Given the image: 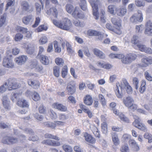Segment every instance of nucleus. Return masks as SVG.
Masks as SVG:
<instances>
[{"mask_svg":"<svg viewBox=\"0 0 152 152\" xmlns=\"http://www.w3.org/2000/svg\"><path fill=\"white\" fill-rule=\"evenodd\" d=\"M93 52L95 55L100 58L103 59L105 58V54L102 51L97 49L95 48L94 49Z\"/></svg>","mask_w":152,"mask_h":152,"instance_id":"nucleus-17","label":"nucleus"},{"mask_svg":"<svg viewBox=\"0 0 152 152\" xmlns=\"http://www.w3.org/2000/svg\"><path fill=\"white\" fill-rule=\"evenodd\" d=\"M139 39H133L132 40V43L134 45H136L139 49H140V47H141L142 45H141L140 43V41L138 40Z\"/></svg>","mask_w":152,"mask_h":152,"instance_id":"nucleus-37","label":"nucleus"},{"mask_svg":"<svg viewBox=\"0 0 152 152\" xmlns=\"http://www.w3.org/2000/svg\"><path fill=\"white\" fill-rule=\"evenodd\" d=\"M136 18L137 21L141 22L143 19V15L141 11L138 10L137 14H136Z\"/></svg>","mask_w":152,"mask_h":152,"instance_id":"nucleus-34","label":"nucleus"},{"mask_svg":"<svg viewBox=\"0 0 152 152\" xmlns=\"http://www.w3.org/2000/svg\"><path fill=\"white\" fill-rule=\"evenodd\" d=\"M16 30L18 32H20L23 34L25 33L27 30L26 28H24L20 26H17Z\"/></svg>","mask_w":152,"mask_h":152,"instance_id":"nucleus-36","label":"nucleus"},{"mask_svg":"<svg viewBox=\"0 0 152 152\" xmlns=\"http://www.w3.org/2000/svg\"><path fill=\"white\" fill-rule=\"evenodd\" d=\"M145 34L148 35L152 36V28H146L145 31Z\"/></svg>","mask_w":152,"mask_h":152,"instance_id":"nucleus-64","label":"nucleus"},{"mask_svg":"<svg viewBox=\"0 0 152 152\" xmlns=\"http://www.w3.org/2000/svg\"><path fill=\"white\" fill-rule=\"evenodd\" d=\"M84 102L87 105H91L93 102V100L91 96L89 95H87L84 100Z\"/></svg>","mask_w":152,"mask_h":152,"instance_id":"nucleus-33","label":"nucleus"},{"mask_svg":"<svg viewBox=\"0 0 152 152\" xmlns=\"http://www.w3.org/2000/svg\"><path fill=\"white\" fill-rule=\"evenodd\" d=\"M21 9L23 12L30 13L33 11V7L32 5L28 2L24 1H21L20 3Z\"/></svg>","mask_w":152,"mask_h":152,"instance_id":"nucleus-2","label":"nucleus"},{"mask_svg":"<svg viewBox=\"0 0 152 152\" xmlns=\"http://www.w3.org/2000/svg\"><path fill=\"white\" fill-rule=\"evenodd\" d=\"M53 74L56 77H58L59 75V67L58 66H55L53 69Z\"/></svg>","mask_w":152,"mask_h":152,"instance_id":"nucleus-40","label":"nucleus"},{"mask_svg":"<svg viewBox=\"0 0 152 152\" xmlns=\"http://www.w3.org/2000/svg\"><path fill=\"white\" fill-rule=\"evenodd\" d=\"M72 16L75 18H83L84 17V15L83 12L78 7H76L72 13Z\"/></svg>","mask_w":152,"mask_h":152,"instance_id":"nucleus-5","label":"nucleus"},{"mask_svg":"<svg viewBox=\"0 0 152 152\" xmlns=\"http://www.w3.org/2000/svg\"><path fill=\"white\" fill-rule=\"evenodd\" d=\"M93 9V14L94 16H95V19L96 20H97L99 18V13L98 12V7L97 8H92Z\"/></svg>","mask_w":152,"mask_h":152,"instance_id":"nucleus-47","label":"nucleus"},{"mask_svg":"<svg viewBox=\"0 0 152 152\" xmlns=\"http://www.w3.org/2000/svg\"><path fill=\"white\" fill-rule=\"evenodd\" d=\"M133 99L131 97L128 96L123 98V102L125 105L128 107L132 104L134 103Z\"/></svg>","mask_w":152,"mask_h":152,"instance_id":"nucleus-12","label":"nucleus"},{"mask_svg":"<svg viewBox=\"0 0 152 152\" xmlns=\"http://www.w3.org/2000/svg\"><path fill=\"white\" fill-rule=\"evenodd\" d=\"M28 59L27 56L22 55L15 58V61L18 65H21L24 64Z\"/></svg>","mask_w":152,"mask_h":152,"instance_id":"nucleus-9","label":"nucleus"},{"mask_svg":"<svg viewBox=\"0 0 152 152\" xmlns=\"http://www.w3.org/2000/svg\"><path fill=\"white\" fill-rule=\"evenodd\" d=\"M66 46L67 47V51L69 54H72L74 53V51L72 50L71 45L69 43L66 42Z\"/></svg>","mask_w":152,"mask_h":152,"instance_id":"nucleus-41","label":"nucleus"},{"mask_svg":"<svg viewBox=\"0 0 152 152\" xmlns=\"http://www.w3.org/2000/svg\"><path fill=\"white\" fill-rule=\"evenodd\" d=\"M137 58L136 55L134 54L129 53L124 56V57L122 59L121 61L122 63L124 64H130L135 60Z\"/></svg>","mask_w":152,"mask_h":152,"instance_id":"nucleus-3","label":"nucleus"},{"mask_svg":"<svg viewBox=\"0 0 152 152\" xmlns=\"http://www.w3.org/2000/svg\"><path fill=\"white\" fill-rule=\"evenodd\" d=\"M118 115L121 120L122 121L126 123H130V121L128 118L125 116L124 114L120 113L118 114Z\"/></svg>","mask_w":152,"mask_h":152,"instance_id":"nucleus-35","label":"nucleus"},{"mask_svg":"<svg viewBox=\"0 0 152 152\" xmlns=\"http://www.w3.org/2000/svg\"><path fill=\"white\" fill-rule=\"evenodd\" d=\"M6 82L7 83L8 89L9 90L17 89L20 86L13 79L9 78Z\"/></svg>","mask_w":152,"mask_h":152,"instance_id":"nucleus-4","label":"nucleus"},{"mask_svg":"<svg viewBox=\"0 0 152 152\" xmlns=\"http://www.w3.org/2000/svg\"><path fill=\"white\" fill-rule=\"evenodd\" d=\"M17 104L20 107H29L28 102L25 99L23 98H20L18 101Z\"/></svg>","mask_w":152,"mask_h":152,"instance_id":"nucleus-13","label":"nucleus"},{"mask_svg":"<svg viewBox=\"0 0 152 152\" xmlns=\"http://www.w3.org/2000/svg\"><path fill=\"white\" fill-rule=\"evenodd\" d=\"M43 124L44 125L48 127H50L52 129H55L56 127L55 124L50 122H44Z\"/></svg>","mask_w":152,"mask_h":152,"instance_id":"nucleus-46","label":"nucleus"},{"mask_svg":"<svg viewBox=\"0 0 152 152\" xmlns=\"http://www.w3.org/2000/svg\"><path fill=\"white\" fill-rule=\"evenodd\" d=\"M88 34L90 36H99L101 35V32L95 30L90 29L87 31Z\"/></svg>","mask_w":152,"mask_h":152,"instance_id":"nucleus-25","label":"nucleus"},{"mask_svg":"<svg viewBox=\"0 0 152 152\" xmlns=\"http://www.w3.org/2000/svg\"><path fill=\"white\" fill-rule=\"evenodd\" d=\"M35 6L37 13H40L41 12L42 9L41 5L38 3H36L35 4Z\"/></svg>","mask_w":152,"mask_h":152,"instance_id":"nucleus-58","label":"nucleus"},{"mask_svg":"<svg viewBox=\"0 0 152 152\" xmlns=\"http://www.w3.org/2000/svg\"><path fill=\"white\" fill-rule=\"evenodd\" d=\"M145 80L142 81L139 90V91L141 93H142L145 91Z\"/></svg>","mask_w":152,"mask_h":152,"instance_id":"nucleus-49","label":"nucleus"},{"mask_svg":"<svg viewBox=\"0 0 152 152\" xmlns=\"http://www.w3.org/2000/svg\"><path fill=\"white\" fill-rule=\"evenodd\" d=\"M130 145L135 151H138L139 150V148L136 142L133 140H130L129 141Z\"/></svg>","mask_w":152,"mask_h":152,"instance_id":"nucleus-20","label":"nucleus"},{"mask_svg":"<svg viewBox=\"0 0 152 152\" xmlns=\"http://www.w3.org/2000/svg\"><path fill=\"white\" fill-rule=\"evenodd\" d=\"M143 29L144 26L142 25H136V29L137 34L134 35L133 38H139L140 37Z\"/></svg>","mask_w":152,"mask_h":152,"instance_id":"nucleus-11","label":"nucleus"},{"mask_svg":"<svg viewBox=\"0 0 152 152\" xmlns=\"http://www.w3.org/2000/svg\"><path fill=\"white\" fill-rule=\"evenodd\" d=\"M141 62L142 66L146 67L152 64V57H144L142 59Z\"/></svg>","mask_w":152,"mask_h":152,"instance_id":"nucleus-10","label":"nucleus"},{"mask_svg":"<svg viewBox=\"0 0 152 152\" xmlns=\"http://www.w3.org/2000/svg\"><path fill=\"white\" fill-rule=\"evenodd\" d=\"M133 84L136 89H137L138 87L139 80L136 77H134L132 80Z\"/></svg>","mask_w":152,"mask_h":152,"instance_id":"nucleus-42","label":"nucleus"},{"mask_svg":"<svg viewBox=\"0 0 152 152\" xmlns=\"http://www.w3.org/2000/svg\"><path fill=\"white\" fill-rule=\"evenodd\" d=\"M98 98L99 102L103 107H104L106 104V101L104 96L102 94H99L98 95Z\"/></svg>","mask_w":152,"mask_h":152,"instance_id":"nucleus-30","label":"nucleus"},{"mask_svg":"<svg viewBox=\"0 0 152 152\" xmlns=\"http://www.w3.org/2000/svg\"><path fill=\"white\" fill-rule=\"evenodd\" d=\"M88 1L92 6V8H97L100 4L99 0H88Z\"/></svg>","mask_w":152,"mask_h":152,"instance_id":"nucleus-29","label":"nucleus"},{"mask_svg":"<svg viewBox=\"0 0 152 152\" xmlns=\"http://www.w3.org/2000/svg\"><path fill=\"white\" fill-rule=\"evenodd\" d=\"M53 22L56 26L66 30H69L72 27V22L67 18H64L62 22H60L56 20H53Z\"/></svg>","mask_w":152,"mask_h":152,"instance_id":"nucleus-1","label":"nucleus"},{"mask_svg":"<svg viewBox=\"0 0 152 152\" xmlns=\"http://www.w3.org/2000/svg\"><path fill=\"white\" fill-rule=\"evenodd\" d=\"M54 47L56 52L58 53L61 52V49L60 47L58 46L57 42H56L54 41Z\"/></svg>","mask_w":152,"mask_h":152,"instance_id":"nucleus-59","label":"nucleus"},{"mask_svg":"<svg viewBox=\"0 0 152 152\" xmlns=\"http://www.w3.org/2000/svg\"><path fill=\"white\" fill-rule=\"evenodd\" d=\"M40 22V19L39 17L36 18L35 20L34 24L32 25V27L35 28L37 26Z\"/></svg>","mask_w":152,"mask_h":152,"instance_id":"nucleus-57","label":"nucleus"},{"mask_svg":"<svg viewBox=\"0 0 152 152\" xmlns=\"http://www.w3.org/2000/svg\"><path fill=\"white\" fill-rule=\"evenodd\" d=\"M24 47L26 49V52L28 54L31 55L34 53V47L33 45L27 43L24 44Z\"/></svg>","mask_w":152,"mask_h":152,"instance_id":"nucleus-8","label":"nucleus"},{"mask_svg":"<svg viewBox=\"0 0 152 152\" xmlns=\"http://www.w3.org/2000/svg\"><path fill=\"white\" fill-rule=\"evenodd\" d=\"M73 23L75 25L77 26L83 27L84 26V25L77 19H75L73 20Z\"/></svg>","mask_w":152,"mask_h":152,"instance_id":"nucleus-54","label":"nucleus"},{"mask_svg":"<svg viewBox=\"0 0 152 152\" xmlns=\"http://www.w3.org/2000/svg\"><path fill=\"white\" fill-rule=\"evenodd\" d=\"M129 85L127 80L125 79H123L120 86H119L121 89H126V88Z\"/></svg>","mask_w":152,"mask_h":152,"instance_id":"nucleus-31","label":"nucleus"},{"mask_svg":"<svg viewBox=\"0 0 152 152\" xmlns=\"http://www.w3.org/2000/svg\"><path fill=\"white\" fill-rule=\"evenodd\" d=\"M66 89L70 94H72L75 91V86L69 84L66 87Z\"/></svg>","mask_w":152,"mask_h":152,"instance_id":"nucleus-27","label":"nucleus"},{"mask_svg":"<svg viewBox=\"0 0 152 152\" xmlns=\"http://www.w3.org/2000/svg\"><path fill=\"white\" fill-rule=\"evenodd\" d=\"M111 21L114 25L118 27L121 26V20L118 18H113L111 19Z\"/></svg>","mask_w":152,"mask_h":152,"instance_id":"nucleus-32","label":"nucleus"},{"mask_svg":"<svg viewBox=\"0 0 152 152\" xmlns=\"http://www.w3.org/2000/svg\"><path fill=\"white\" fill-rule=\"evenodd\" d=\"M15 0H10L8 1V2L6 4L5 10H7L9 7L14 5L15 4Z\"/></svg>","mask_w":152,"mask_h":152,"instance_id":"nucleus-52","label":"nucleus"},{"mask_svg":"<svg viewBox=\"0 0 152 152\" xmlns=\"http://www.w3.org/2000/svg\"><path fill=\"white\" fill-rule=\"evenodd\" d=\"M53 107L57 109L62 111H66L67 110V107L61 104L55 103L52 105Z\"/></svg>","mask_w":152,"mask_h":152,"instance_id":"nucleus-14","label":"nucleus"},{"mask_svg":"<svg viewBox=\"0 0 152 152\" xmlns=\"http://www.w3.org/2000/svg\"><path fill=\"white\" fill-rule=\"evenodd\" d=\"M41 63L45 65H48L49 63L48 57L45 55H41L39 56Z\"/></svg>","mask_w":152,"mask_h":152,"instance_id":"nucleus-24","label":"nucleus"},{"mask_svg":"<svg viewBox=\"0 0 152 152\" xmlns=\"http://www.w3.org/2000/svg\"><path fill=\"white\" fill-rule=\"evenodd\" d=\"M34 116L37 120L39 121H42L43 118V117L42 115H39L37 113L34 114Z\"/></svg>","mask_w":152,"mask_h":152,"instance_id":"nucleus-60","label":"nucleus"},{"mask_svg":"<svg viewBox=\"0 0 152 152\" xmlns=\"http://www.w3.org/2000/svg\"><path fill=\"white\" fill-rule=\"evenodd\" d=\"M121 152H129V147L127 145H122L120 148Z\"/></svg>","mask_w":152,"mask_h":152,"instance_id":"nucleus-44","label":"nucleus"},{"mask_svg":"<svg viewBox=\"0 0 152 152\" xmlns=\"http://www.w3.org/2000/svg\"><path fill=\"white\" fill-rule=\"evenodd\" d=\"M144 75L147 80L149 81H152V77L147 71H146L145 72Z\"/></svg>","mask_w":152,"mask_h":152,"instance_id":"nucleus-55","label":"nucleus"},{"mask_svg":"<svg viewBox=\"0 0 152 152\" xmlns=\"http://www.w3.org/2000/svg\"><path fill=\"white\" fill-rule=\"evenodd\" d=\"M66 9L67 12L69 13H72L74 10L73 6L71 4H67L66 5Z\"/></svg>","mask_w":152,"mask_h":152,"instance_id":"nucleus-38","label":"nucleus"},{"mask_svg":"<svg viewBox=\"0 0 152 152\" xmlns=\"http://www.w3.org/2000/svg\"><path fill=\"white\" fill-rule=\"evenodd\" d=\"M133 126L144 132H145L147 131V128L145 125L142 123H140V122L135 124V125Z\"/></svg>","mask_w":152,"mask_h":152,"instance_id":"nucleus-18","label":"nucleus"},{"mask_svg":"<svg viewBox=\"0 0 152 152\" xmlns=\"http://www.w3.org/2000/svg\"><path fill=\"white\" fill-rule=\"evenodd\" d=\"M18 141L17 138L9 136L4 137L2 140L3 143L8 144H14L17 142Z\"/></svg>","mask_w":152,"mask_h":152,"instance_id":"nucleus-6","label":"nucleus"},{"mask_svg":"<svg viewBox=\"0 0 152 152\" xmlns=\"http://www.w3.org/2000/svg\"><path fill=\"white\" fill-rule=\"evenodd\" d=\"M84 137L86 141L91 143H93L95 142V139L90 134L85 133L84 134Z\"/></svg>","mask_w":152,"mask_h":152,"instance_id":"nucleus-19","label":"nucleus"},{"mask_svg":"<svg viewBox=\"0 0 152 152\" xmlns=\"http://www.w3.org/2000/svg\"><path fill=\"white\" fill-rule=\"evenodd\" d=\"M107 125L105 122H103L101 124L102 131L104 134H106L107 132Z\"/></svg>","mask_w":152,"mask_h":152,"instance_id":"nucleus-51","label":"nucleus"},{"mask_svg":"<svg viewBox=\"0 0 152 152\" xmlns=\"http://www.w3.org/2000/svg\"><path fill=\"white\" fill-rule=\"evenodd\" d=\"M33 16L31 15H29L24 17L23 18V22L26 25L28 24L30 21L32 19Z\"/></svg>","mask_w":152,"mask_h":152,"instance_id":"nucleus-28","label":"nucleus"},{"mask_svg":"<svg viewBox=\"0 0 152 152\" xmlns=\"http://www.w3.org/2000/svg\"><path fill=\"white\" fill-rule=\"evenodd\" d=\"M33 95V99L34 100L37 101L39 100L40 99V97L39 94L36 92H34Z\"/></svg>","mask_w":152,"mask_h":152,"instance_id":"nucleus-53","label":"nucleus"},{"mask_svg":"<svg viewBox=\"0 0 152 152\" xmlns=\"http://www.w3.org/2000/svg\"><path fill=\"white\" fill-rule=\"evenodd\" d=\"M48 29L47 26L44 25H42L39 26L37 29V31L38 32L42 31L43 30L46 31Z\"/></svg>","mask_w":152,"mask_h":152,"instance_id":"nucleus-45","label":"nucleus"},{"mask_svg":"<svg viewBox=\"0 0 152 152\" xmlns=\"http://www.w3.org/2000/svg\"><path fill=\"white\" fill-rule=\"evenodd\" d=\"M49 114L52 118H56L57 117L56 114L52 110H50L49 111Z\"/></svg>","mask_w":152,"mask_h":152,"instance_id":"nucleus-63","label":"nucleus"},{"mask_svg":"<svg viewBox=\"0 0 152 152\" xmlns=\"http://www.w3.org/2000/svg\"><path fill=\"white\" fill-rule=\"evenodd\" d=\"M28 85L31 86L34 88H38L39 87V83L36 80H29L28 81Z\"/></svg>","mask_w":152,"mask_h":152,"instance_id":"nucleus-22","label":"nucleus"},{"mask_svg":"<svg viewBox=\"0 0 152 152\" xmlns=\"http://www.w3.org/2000/svg\"><path fill=\"white\" fill-rule=\"evenodd\" d=\"M126 12L127 10L123 8H117L115 10V13L117 15L120 16H123L124 15Z\"/></svg>","mask_w":152,"mask_h":152,"instance_id":"nucleus-16","label":"nucleus"},{"mask_svg":"<svg viewBox=\"0 0 152 152\" xmlns=\"http://www.w3.org/2000/svg\"><path fill=\"white\" fill-rule=\"evenodd\" d=\"M112 140L114 145L115 146H117L119 145L120 141L118 138V134L115 132H113L111 133Z\"/></svg>","mask_w":152,"mask_h":152,"instance_id":"nucleus-15","label":"nucleus"},{"mask_svg":"<svg viewBox=\"0 0 152 152\" xmlns=\"http://www.w3.org/2000/svg\"><path fill=\"white\" fill-rule=\"evenodd\" d=\"M45 137L46 138H51L57 140H60L59 138L57 136H54L50 134H46L45 135Z\"/></svg>","mask_w":152,"mask_h":152,"instance_id":"nucleus-39","label":"nucleus"},{"mask_svg":"<svg viewBox=\"0 0 152 152\" xmlns=\"http://www.w3.org/2000/svg\"><path fill=\"white\" fill-rule=\"evenodd\" d=\"M6 19V15H4L0 16V27H2L5 23Z\"/></svg>","mask_w":152,"mask_h":152,"instance_id":"nucleus-43","label":"nucleus"},{"mask_svg":"<svg viewBox=\"0 0 152 152\" xmlns=\"http://www.w3.org/2000/svg\"><path fill=\"white\" fill-rule=\"evenodd\" d=\"M135 3L136 5L139 7L144 6L145 5V4L143 3L142 1L141 0H135Z\"/></svg>","mask_w":152,"mask_h":152,"instance_id":"nucleus-61","label":"nucleus"},{"mask_svg":"<svg viewBox=\"0 0 152 152\" xmlns=\"http://www.w3.org/2000/svg\"><path fill=\"white\" fill-rule=\"evenodd\" d=\"M2 102L4 108L6 109H8L10 106V102L8 101L7 96H3Z\"/></svg>","mask_w":152,"mask_h":152,"instance_id":"nucleus-26","label":"nucleus"},{"mask_svg":"<svg viewBox=\"0 0 152 152\" xmlns=\"http://www.w3.org/2000/svg\"><path fill=\"white\" fill-rule=\"evenodd\" d=\"M7 82H5L4 84L1 85L0 87V92L3 93L5 91L6 89L8 88Z\"/></svg>","mask_w":152,"mask_h":152,"instance_id":"nucleus-48","label":"nucleus"},{"mask_svg":"<svg viewBox=\"0 0 152 152\" xmlns=\"http://www.w3.org/2000/svg\"><path fill=\"white\" fill-rule=\"evenodd\" d=\"M62 148L66 152H72V148L69 145H64L62 146Z\"/></svg>","mask_w":152,"mask_h":152,"instance_id":"nucleus-50","label":"nucleus"},{"mask_svg":"<svg viewBox=\"0 0 152 152\" xmlns=\"http://www.w3.org/2000/svg\"><path fill=\"white\" fill-rule=\"evenodd\" d=\"M120 86V84L119 83H116V89L115 94L117 97L119 98H122L123 95L122 92V89L120 90L119 89V86Z\"/></svg>","mask_w":152,"mask_h":152,"instance_id":"nucleus-23","label":"nucleus"},{"mask_svg":"<svg viewBox=\"0 0 152 152\" xmlns=\"http://www.w3.org/2000/svg\"><path fill=\"white\" fill-rule=\"evenodd\" d=\"M139 50L141 51L144 52L148 54H152V50L149 47H146L145 45H142Z\"/></svg>","mask_w":152,"mask_h":152,"instance_id":"nucleus-21","label":"nucleus"},{"mask_svg":"<svg viewBox=\"0 0 152 152\" xmlns=\"http://www.w3.org/2000/svg\"><path fill=\"white\" fill-rule=\"evenodd\" d=\"M56 63L58 65L63 66V62L62 58H57L55 59Z\"/></svg>","mask_w":152,"mask_h":152,"instance_id":"nucleus-62","label":"nucleus"},{"mask_svg":"<svg viewBox=\"0 0 152 152\" xmlns=\"http://www.w3.org/2000/svg\"><path fill=\"white\" fill-rule=\"evenodd\" d=\"M115 8V6L114 5H110L108 7V11L112 14H114Z\"/></svg>","mask_w":152,"mask_h":152,"instance_id":"nucleus-56","label":"nucleus"},{"mask_svg":"<svg viewBox=\"0 0 152 152\" xmlns=\"http://www.w3.org/2000/svg\"><path fill=\"white\" fill-rule=\"evenodd\" d=\"M2 64L4 66L8 68H12L14 66V63L12 60L7 57L4 58Z\"/></svg>","mask_w":152,"mask_h":152,"instance_id":"nucleus-7","label":"nucleus"}]
</instances>
